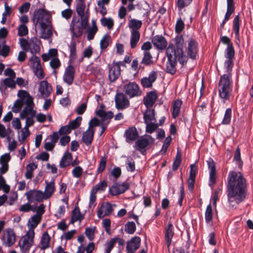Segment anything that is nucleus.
Wrapping results in <instances>:
<instances>
[{
    "label": "nucleus",
    "instance_id": "680f3d73",
    "mask_svg": "<svg viewBox=\"0 0 253 253\" xmlns=\"http://www.w3.org/2000/svg\"><path fill=\"white\" fill-rule=\"evenodd\" d=\"M96 193L94 192V189H91L90 193V197H89V207L91 208H94L96 206L95 201L96 200Z\"/></svg>",
    "mask_w": 253,
    "mask_h": 253
},
{
    "label": "nucleus",
    "instance_id": "7ed1b4c3",
    "mask_svg": "<svg viewBox=\"0 0 253 253\" xmlns=\"http://www.w3.org/2000/svg\"><path fill=\"white\" fill-rule=\"evenodd\" d=\"M51 19L49 12L44 8H39L34 12V22L36 25L39 24L41 30L40 37L42 39H48L52 35Z\"/></svg>",
    "mask_w": 253,
    "mask_h": 253
},
{
    "label": "nucleus",
    "instance_id": "338daca9",
    "mask_svg": "<svg viewBox=\"0 0 253 253\" xmlns=\"http://www.w3.org/2000/svg\"><path fill=\"white\" fill-rule=\"evenodd\" d=\"M101 125V122H100V120H99L96 117H94L89 122V127L88 128H90V130H94V129L93 128V127L100 126Z\"/></svg>",
    "mask_w": 253,
    "mask_h": 253
},
{
    "label": "nucleus",
    "instance_id": "c85d7f7f",
    "mask_svg": "<svg viewBox=\"0 0 253 253\" xmlns=\"http://www.w3.org/2000/svg\"><path fill=\"white\" fill-rule=\"evenodd\" d=\"M240 17L239 14L236 15L233 21V30L235 33L236 43L239 44L240 40L239 39Z\"/></svg>",
    "mask_w": 253,
    "mask_h": 253
},
{
    "label": "nucleus",
    "instance_id": "79ce46f5",
    "mask_svg": "<svg viewBox=\"0 0 253 253\" xmlns=\"http://www.w3.org/2000/svg\"><path fill=\"white\" fill-rule=\"evenodd\" d=\"M37 168V165L34 163H30L26 166V171L25 173V177L27 179H31L33 177V172L35 169Z\"/></svg>",
    "mask_w": 253,
    "mask_h": 253
},
{
    "label": "nucleus",
    "instance_id": "412c9836",
    "mask_svg": "<svg viewBox=\"0 0 253 253\" xmlns=\"http://www.w3.org/2000/svg\"><path fill=\"white\" fill-rule=\"evenodd\" d=\"M75 75V68L71 65H69L66 68L63 75V81L69 85H71L74 80Z\"/></svg>",
    "mask_w": 253,
    "mask_h": 253
},
{
    "label": "nucleus",
    "instance_id": "b1692460",
    "mask_svg": "<svg viewBox=\"0 0 253 253\" xmlns=\"http://www.w3.org/2000/svg\"><path fill=\"white\" fill-rule=\"evenodd\" d=\"M157 73L154 71H151L149 74L148 77H143L141 80V84L144 88H150L152 84L157 79Z\"/></svg>",
    "mask_w": 253,
    "mask_h": 253
},
{
    "label": "nucleus",
    "instance_id": "a878e982",
    "mask_svg": "<svg viewBox=\"0 0 253 253\" xmlns=\"http://www.w3.org/2000/svg\"><path fill=\"white\" fill-rule=\"evenodd\" d=\"M85 2H78L76 5V11L79 16L80 17L81 19H83L84 18H86V17H87V20H89V9L87 8L86 11L85 12Z\"/></svg>",
    "mask_w": 253,
    "mask_h": 253
},
{
    "label": "nucleus",
    "instance_id": "2eb2a0df",
    "mask_svg": "<svg viewBox=\"0 0 253 253\" xmlns=\"http://www.w3.org/2000/svg\"><path fill=\"white\" fill-rule=\"evenodd\" d=\"M108 78L110 82H115L121 76V68L115 64L114 61L111 64H108Z\"/></svg>",
    "mask_w": 253,
    "mask_h": 253
},
{
    "label": "nucleus",
    "instance_id": "4c0bfd02",
    "mask_svg": "<svg viewBox=\"0 0 253 253\" xmlns=\"http://www.w3.org/2000/svg\"><path fill=\"white\" fill-rule=\"evenodd\" d=\"M148 109L143 114L144 123H147V122H151L153 121H156L155 118V110L154 109Z\"/></svg>",
    "mask_w": 253,
    "mask_h": 253
},
{
    "label": "nucleus",
    "instance_id": "aec40b11",
    "mask_svg": "<svg viewBox=\"0 0 253 253\" xmlns=\"http://www.w3.org/2000/svg\"><path fill=\"white\" fill-rule=\"evenodd\" d=\"M113 209L112 205L109 202H103L98 209L97 215L98 218H102L111 214Z\"/></svg>",
    "mask_w": 253,
    "mask_h": 253
},
{
    "label": "nucleus",
    "instance_id": "5fc2aeb1",
    "mask_svg": "<svg viewBox=\"0 0 253 253\" xmlns=\"http://www.w3.org/2000/svg\"><path fill=\"white\" fill-rule=\"evenodd\" d=\"M107 186V182L106 180H103L94 186L91 189H94V192L97 193L98 191H103L105 190Z\"/></svg>",
    "mask_w": 253,
    "mask_h": 253
},
{
    "label": "nucleus",
    "instance_id": "9b49d317",
    "mask_svg": "<svg viewBox=\"0 0 253 253\" xmlns=\"http://www.w3.org/2000/svg\"><path fill=\"white\" fill-rule=\"evenodd\" d=\"M126 95L122 92L117 93L115 97L116 107L118 110H123L129 106V101Z\"/></svg>",
    "mask_w": 253,
    "mask_h": 253
},
{
    "label": "nucleus",
    "instance_id": "a18cd8bd",
    "mask_svg": "<svg viewBox=\"0 0 253 253\" xmlns=\"http://www.w3.org/2000/svg\"><path fill=\"white\" fill-rule=\"evenodd\" d=\"M82 120V117H77L75 120L70 121L68 125L71 130L75 129L80 126L81 124Z\"/></svg>",
    "mask_w": 253,
    "mask_h": 253
},
{
    "label": "nucleus",
    "instance_id": "f8f14e48",
    "mask_svg": "<svg viewBox=\"0 0 253 253\" xmlns=\"http://www.w3.org/2000/svg\"><path fill=\"white\" fill-rule=\"evenodd\" d=\"M147 137L149 139L146 137H141L135 141V145L134 146L135 149L140 152L142 154H144L143 152L145 151L146 148L147 147L150 143L149 139H150L152 143L154 142V139L151 135H147Z\"/></svg>",
    "mask_w": 253,
    "mask_h": 253
},
{
    "label": "nucleus",
    "instance_id": "dca6fc26",
    "mask_svg": "<svg viewBox=\"0 0 253 253\" xmlns=\"http://www.w3.org/2000/svg\"><path fill=\"white\" fill-rule=\"evenodd\" d=\"M1 240L6 246L8 247L12 246L16 241V235L13 230L8 228L4 230Z\"/></svg>",
    "mask_w": 253,
    "mask_h": 253
},
{
    "label": "nucleus",
    "instance_id": "0eeeda50",
    "mask_svg": "<svg viewBox=\"0 0 253 253\" xmlns=\"http://www.w3.org/2000/svg\"><path fill=\"white\" fill-rule=\"evenodd\" d=\"M35 237L34 230H29L26 234L20 240L18 245L22 252L28 253L34 244Z\"/></svg>",
    "mask_w": 253,
    "mask_h": 253
},
{
    "label": "nucleus",
    "instance_id": "774afa93",
    "mask_svg": "<svg viewBox=\"0 0 253 253\" xmlns=\"http://www.w3.org/2000/svg\"><path fill=\"white\" fill-rule=\"evenodd\" d=\"M72 172L74 177L80 178L83 174V169L80 166H76L73 169Z\"/></svg>",
    "mask_w": 253,
    "mask_h": 253
},
{
    "label": "nucleus",
    "instance_id": "4468645a",
    "mask_svg": "<svg viewBox=\"0 0 253 253\" xmlns=\"http://www.w3.org/2000/svg\"><path fill=\"white\" fill-rule=\"evenodd\" d=\"M29 203L42 202L45 198L42 191L30 190L25 194Z\"/></svg>",
    "mask_w": 253,
    "mask_h": 253
},
{
    "label": "nucleus",
    "instance_id": "72a5a7b5",
    "mask_svg": "<svg viewBox=\"0 0 253 253\" xmlns=\"http://www.w3.org/2000/svg\"><path fill=\"white\" fill-rule=\"evenodd\" d=\"M84 218V216L81 214L79 207L76 206L72 211L70 223H74L77 221H81Z\"/></svg>",
    "mask_w": 253,
    "mask_h": 253
},
{
    "label": "nucleus",
    "instance_id": "bf43d9fd",
    "mask_svg": "<svg viewBox=\"0 0 253 253\" xmlns=\"http://www.w3.org/2000/svg\"><path fill=\"white\" fill-rule=\"evenodd\" d=\"M146 125V131L147 133H152L154 132L158 127V125L152 122H147Z\"/></svg>",
    "mask_w": 253,
    "mask_h": 253
},
{
    "label": "nucleus",
    "instance_id": "39448f33",
    "mask_svg": "<svg viewBox=\"0 0 253 253\" xmlns=\"http://www.w3.org/2000/svg\"><path fill=\"white\" fill-rule=\"evenodd\" d=\"M142 25L141 20L131 19L128 21V27L130 29V44L131 48L136 47L140 38L139 29Z\"/></svg>",
    "mask_w": 253,
    "mask_h": 253
},
{
    "label": "nucleus",
    "instance_id": "0e129e2a",
    "mask_svg": "<svg viewBox=\"0 0 253 253\" xmlns=\"http://www.w3.org/2000/svg\"><path fill=\"white\" fill-rule=\"evenodd\" d=\"M98 31V29H95L94 28H90L89 27L86 30L87 35V39L88 41L92 40L94 36Z\"/></svg>",
    "mask_w": 253,
    "mask_h": 253
},
{
    "label": "nucleus",
    "instance_id": "e433bc0d",
    "mask_svg": "<svg viewBox=\"0 0 253 253\" xmlns=\"http://www.w3.org/2000/svg\"><path fill=\"white\" fill-rule=\"evenodd\" d=\"M34 107L26 106L22 112L20 113V116L21 119H24L27 117L29 115L32 117H35L36 111L33 109Z\"/></svg>",
    "mask_w": 253,
    "mask_h": 253
},
{
    "label": "nucleus",
    "instance_id": "f3484780",
    "mask_svg": "<svg viewBox=\"0 0 253 253\" xmlns=\"http://www.w3.org/2000/svg\"><path fill=\"white\" fill-rule=\"evenodd\" d=\"M141 239L138 236H134L128 241L126 243V253H135L140 247Z\"/></svg>",
    "mask_w": 253,
    "mask_h": 253
},
{
    "label": "nucleus",
    "instance_id": "603ef678",
    "mask_svg": "<svg viewBox=\"0 0 253 253\" xmlns=\"http://www.w3.org/2000/svg\"><path fill=\"white\" fill-rule=\"evenodd\" d=\"M42 216L35 214L31 217V230H34L41 222Z\"/></svg>",
    "mask_w": 253,
    "mask_h": 253
},
{
    "label": "nucleus",
    "instance_id": "ea45409f",
    "mask_svg": "<svg viewBox=\"0 0 253 253\" xmlns=\"http://www.w3.org/2000/svg\"><path fill=\"white\" fill-rule=\"evenodd\" d=\"M182 161V154L181 152L178 149L176 155L172 164V169L173 171H176L178 169L180 166Z\"/></svg>",
    "mask_w": 253,
    "mask_h": 253
},
{
    "label": "nucleus",
    "instance_id": "c756f323",
    "mask_svg": "<svg viewBox=\"0 0 253 253\" xmlns=\"http://www.w3.org/2000/svg\"><path fill=\"white\" fill-rule=\"evenodd\" d=\"M51 238L49 235L48 232L45 231L43 232L41 238V240L39 247L42 250H45L49 247V242L50 241Z\"/></svg>",
    "mask_w": 253,
    "mask_h": 253
},
{
    "label": "nucleus",
    "instance_id": "f03ea898",
    "mask_svg": "<svg viewBox=\"0 0 253 253\" xmlns=\"http://www.w3.org/2000/svg\"><path fill=\"white\" fill-rule=\"evenodd\" d=\"M168 61L166 63V72L171 75H174L176 72V66L177 62L181 66L186 64L188 58L184 53L183 48L176 47L172 43L169 44L166 50Z\"/></svg>",
    "mask_w": 253,
    "mask_h": 253
},
{
    "label": "nucleus",
    "instance_id": "a19ab883",
    "mask_svg": "<svg viewBox=\"0 0 253 253\" xmlns=\"http://www.w3.org/2000/svg\"><path fill=\"white\" fill-rule=\"evenodd\" d=\"M205 221L207 223H208V224L212 223L213 213H212V207H211V204H210L207 207L206 211H205Z\"/></svg>",
    "mask_w": 253,
    "mask_h": 253
},
{
    "label": "nucleus",
    "instance_id": "3c124183",
    "mask_svg": "<svg viewBox=\"0 0 253 253\" xmlns=\"http://www.w3.org/2000/svg\"><path fill=\"white\" fill-rule=\"evenodd\" d=\"M107 160V157L106 156H103L101 158L99 164L97 169V172L98 173H102L105 169L106 166V163Z\"/></svg>",
    "mask_w": 253,
    "mask_h": 253
},
{
    "label": "nucleus",
    "instance_id": "c03bdc74",
    "mask_svg": "<svg viewBox=\"0 0 253 253\" xmlns=\"http://www.w3.org/2000/svg\"><path fill=\"white\" fill-rule=\"evenodd\" d=\"M232 116V109L230 108H227L224 115L223 119L222 121L221 124L227 125L230 123Z\"/></svg>",
    "mask_w": 253,
    "mask_h": 253
},
{
    "label": "nucleus",
    "instance_id": "09e8293b",
    "mask_svg": "<svg viewBox=\"0 0 253 253\" xmlns=\"http://www.w3.org/2000/svg\"><path fill=\"white\" fill-rule=\"evenodd\" d=\"M233 66V59H227L224 62V67L226 69L225 74H230L232 76L231 72Z\"/></svg>",
    "mask_w": 253,
    "mask_h": 253
},
{
    "label": "nucleus",
    "instance_id": "37998d69",
    "mask_svg": "<svg viewBox=\"0 0 253 253\" xmlns=\"http://www.w3.org/2000/svg\"><path fill=\"white\" fill-rule=\"evenodd\" d=\"M70 49V58L71 60H74L76 58V43L75 41L72 40L68 45Z\"/></svg>",
    "mask_w": 253,
    "mask_h": 253
},
{
    "label": "nucleus",
    "instance_id": "de8ad7c7",
    "mask_svg": "<svg viewBox=\"0 0 253 253\" xmlns=\"http://www.w3.org/2000/svg\"><path fill=\"white\" fill-rule=\"evenodd\" d=\"M101 25L104 27H107L108 29H111L114 26V21L111 18H106L104 16L100 19Z\"/></svg>",
    "mask_w": 253,
    "mask_h": 253
},
{
    "label": "nucleus",
    "instance_id": "e2e57ef3",
    "mask_svg": "<svg viewBox=\"0 0 253 253\" xmlns=\"http://www.w3.org/2000/svg\"><path fill=\"white\" fill-rule=\"evenodd\" d=\"M192 0H177L176 5L179 10H181L184 7L187 6Z\"/></svg>",
    "mask_w": 253,
    "mask_h": 253
},
{
    "label": "nucleus",
    "instance_id": "6ab92c4d",
    "mask_svg": "<svg viewBox=\"0 0 253 253\" xmlns=\"http://www.w3.org/2000/svg\"><path fill=\"white\" fill-rule=\"evenodd\" d=\"M39 91L42 98L48 97L52 91V86L47 81H42L39 84Z\"/></svg>",
    "mask_w": 253,
    "mask_h": 253
},
{
    "label": "nucleus",
    "instance_id": "052dcab7",
    "mask_svg": "<svg viewBox=\"0 0 253 253\" xmlns=\"http://www.w3.org/2000/svg\"><path fill=\"white\" fill-rule=\"evenodd\" d=\"M116 243V239L114 238H112L109 242H107L105 245L106 246V248L105 249V253H110Z\"/></svg>",
    "mask_w": 253,
    "mask_h": 253
},
{
    "label": "nucleus",
    "instance_id": "423d86ee",
    "mask_svg": "<svg viewBox=\"0 0 253 253\" xmlns=\"http://www.w3.org/2000/svg\"><path fill=\"white\" fill-rule=\"evenodd\" d=\"M88 23V20L86 18L83 19L73 17L70 24V31L72 33V38H80L83 34V31L86 29Z\"/></svg>",
    "mask_w": 253,
    "mask_h": 253
},
{
    "label": "nucleus",
    "instance_id": "f704fd0d",
    "mask_svg": "<svg viewBox=\"0 0 253 253\" xmlns=\"http://www.w3.org/2000/svg\"><path fill=\"white\" fill-rule=\"evenodd\" d=\"M234 0H227V11L225 13L224 21H227L230 18L231 15L235 11Z\"/></svg>",
    "mask_w": 253,
    "mask_h": 253
},
{
    "label": "nucleus",
    "instance_id": "13d9d810",
    "mask_svg": "<svg viewBox=\"0 0 253 253\" xmlns=\"http://www.w3.org/2000/svg\"><path fill=\"white\" fill-rule=\"evenodd\" d=\"M234 160L239 163L238 167L239 169H241L243 166V162L241 160L240 149L239 147L237 148L235 152Z\"/></svg>",
    "mask_w": 253,
    "mask_h": 253
},
{
    "label": "nucleus",
    "instance_id": "9d476101",
    "mask_svg": "<svg viewBox=\"0 0 253 253\" xmlns=\"http://www.w3.org/2000/svg\"><path fill=\"white\" fill-rule=\"evenodd\" d=\"M30 60L32 62V67L35 75L40 80L43 79L44 74L42 68L40 58L36 55H33Z\"/></svg>",
    "mask_w": 253,
    "mask_h": 253
},
{
    "label": "nucleus",
    "instance_id": "8fccbe9b",
    "mask_svg": "<svg viewBox=\"0 0 253 253\" xmlns=\"http://www.w3.org/2000/svg\"><path fill=\"white\" fill-rule=\"evenodd\" d=\"M225 57L227 59H234L235 57V50L233 45L228 46L225 51Z\"/></svg>",
    "mask_w": 253,
    "mask_h": 253
},
{
    "label": "nucleus",
    "instance_id": "473e14b6",
    "mask_svg": "<svg viewBox=\"0 0 253 253\" xmlns=\"http://www.w3.org/2000/svg\"><path fill=\"white\" fill-rule=\"evenodd\" d=\"M72 160V154L69 152H66L62 156L59 163L60 168H65L70 165V162Z\"/></svg>",
    "mask_w": 253,
    "mask_h": 253
},
{
    "label": "nucleus",
    "instance_id": "864d4df0",
    "mask_svg": "<svg viewBox=\"0 0 253 253\" xmlns=\"http://www.w3.org/2000/svg\"><path fill=\"white\" fill-rule=\"evenodd\" d=\"M110 39V36L108 35H104L101 39L100 42V46L102 50L105 49L108 47L109 44Z\"/></svg>",
    "mask_w": 253,
    "mask_h": 253
},
{
    "label": "nucleus",
    "instance_id": "6e6552de",
    "mask_svg": "<svg viewBox=\"0 0 253 253\" xmlns=\"http://www.w3.org/2000/svg\"><path fill=\"white\" fill-rule=\"evenodd\" d=\"M123 90L126 95L130 98L139 96L142 94V91L138 84L135 82H129L124 85Z\"/></svg>",
    "mask_w": 253,
    "mask_h": 253
},
{
    "label": "nucleus",
    "instance_id": "7c9ffc66",
    "mask_svg": "<svg viewBox=\"0 0 253 253\" xmlns=\"http://www.w3.org/2000/svg\"><path fill=\"white\" fill-rule=\"evenodd\" d=\"M95 130H90L88 128L83 134L82 140L87 146L90 145L93 141Z\"/></svg>",
    "mask_w": 253,
    "mask_h": 253
},
{
    "label": "nucleus",
    "instance_id": "6e6d98bb",
    "mask_svg": "<svg viewBox=\"0 0 253 253\" xmlns=\"http://www.w3.org/2000/svg\"><path fill=\"white\" fill-rule=\"evenodd\" d=\"M185 25L181 18H178L176 22L175 31L176 33H181L184 29Z\"/></svg>",
    "mask_w": 253,
    "mask_h": 253
},
{
    "label": "nucleus",
    "instance_id": "f257e3e1",
    "mask_svg": "<svg viewBox=\"0 0 253 253\" xmlns=\"http://www.w3.org/2000/svg\"><path fill=\"white\" fill-rule=\"evenodd\" d=\"M227 181L226 193L229 208L236 209L246 198L247 180L242 172L231 170L229 172Z\"/></svg>",
    "mask_w": 253,
    "mask_h": 253
},
{
    "label": "nucleus",
    "instance_id": "ddd939ff",
    "mask_svg": "<svg viewBox=\"0 0 253 253\" xmlns=\"http://www.w3.org/2000/svg\"><path fill=\"white\" fill-rule=\"evenodd\" d=\"M187 52V56L190 58L194 60L196 58V56L198 51V43L194 39H190L188 41V45L186 48Z\"/></svg>",
    "mask_w": 253,
    "mask_h": 253
},
{
    "label": "nucleus",
    "instance_id": "393cba45",
    "mask_svg": "<svg viewBox=\"0 0 253 253\" xmlns=\"http://www.w3.org/2000/svg\"><path fill=\"white\" fill-rule=\"evenodd\" d=\"M174 235V227L171 222H169L165 228V238L166 245L169 248Z\"/></svg>",
    "mask_w": 253,
    "mask_h": 253
},
{
    "label": "nucleus",
    "instance_id": "5701e85b",
    "mask_svg": "<svg viewBox=\"0 0 253 253\" xmlns=\"http://www.w3.org/2000/svg\"><path fill=\"white\" fill-rule=\"evenodd\" d=\"M158 98V94L156 91H150L147 93L144 97L143 101L147 108L152 107Z\"/></svg>",
    "mask_w": 253,
    "mask_h": 253
},
{
    "label": "nucleus",
    "instance_id": "69168bd1",
    "mask_svg": "<svg viewBox=\"0 0 253 253\" xmlns=\"http://www.w3.org/2000/svg\"><path fill=\"white\" fill-rule=\"evenodd\" d=\"M102 226L104 228L105 231L108 235L111 234V220L109 218H105L102 221Z\"/></svg>",
    "mask_w": 253,
    "mask_h": 253
},
{
    "label": "nucleus",
    "instance_id": "4be33fe9",
    "mask_svg": "<svg viewBox=\"0 0 253 253\" xmlns=\"http://www.w3.org/2000/svg\"><path fill=\"white\" fill-rule=\"evenodd\" d=\"M152 43L158 50H164L167 48L168 42L164 37L162 35H156L151 40Z\"/></svg>",
    "mask_w": 253,
    "mask_h": 253
},
{
    "label": "nucleus",
    "instance_id": "4d7b16f0",
    "mask_svg": "<svg viewBox=\"0 0 253 253\" xmlns=\"http://www.w3.org/2000/svg\"><path fill=\"white\" fill-rule=\"evenodd\" d=\"M28 28L26 25L20 24L18 27V35L20 37H24L28 35Z\"/></svg>",
    "mask_w": 253,
    "mask_h": 253
},
{
    "label": "nucleus",
    "instance_id": "2f4dec72",
    "mask_svg": "<svg viewBox=\"0 0 253 253\" xmlns=\"http://www.w3.org/2000/svg\"><path fill=\"white\" fill-rule=\"evenodd\" d=\"M46 186L45 187L44 191L43 192L45 199L50 198L55 190V184L54 180H53L49 182L45 181Z\"/></svg>",
    "mask_w": 253,
    "mask_h": 253
},
{
    "label": "nucleus",
    "instance_id": "bb28decb",
    "mask_svg": "<svg viewBox=\"0 0 253 253\" xmlns=\"http://www.w3.org/2000/svg\"><path fill=\"white\" fill-rule=\"evenodd\" d=\"M125 136L126 142L130 143L136 140L139 135L136 128L135 127H130L125 131Z\"/></svg>",
    "mask_w": 253,
    "mask_h": 253
},
{
    "label": "nucleus",
    "instance_id": "1a4fd4ad",
    "mask_svg": "<svg viewBox=\"0 0 253 253\" xmlns=\"http://www.w3.org/2000/svg\"><path fill=\"white\" fill-rule=\"evenodd\" d=\"M130 187V184L127 181L124 182H115L109 188V193L112 196H118L124 193Z\"/></svg>",
    "mask_w": 253,
    "mask_h": 253
},
{
    "label": "nucleus",
    "instance_id": "cd10ccee",
    "mask_svg": "<svg viewBox=\"0 0 253 253\" xmlns=\"http://www.w3.org/2000/svg\"><path fill=\"white\" fill-rule=\"evenodd\" d=\"M41 42L37 37H34L30 40L29 49L32 54H34L39 53L41 50L40 45Z\"/></svg>",
    "mask_w": 253,
    "mask_h": 253
},
{
    "label": "nucleus",
    "instance_id": "58836bf2",
    "mask_svg": "<svg viewBox=\"0 0 253 253\" xmlns=\"http://www.w3.org/2000/svg\"><path fill=\"white\" fill-rule=\"evenodd\" d=\"M140 64L146 66H150L153 64V57L150 52H143V57Z\"/></svg>",
    "mask_w": 253,
    "mask_h": 253
},
{
    "label": "nucleus",
    "instance_id": "20e7f679",
    "mask_svg": "<svg viewBox=\"0 0 253 253\" xmlns=\"http://www.w3.org/2000/svg\"><path fill=\"white\" fill-rule=\"evenodd\" d=\"M218 90L219 96L224 103L229 100L233 90V81L230 74H223L220 76Z\"/></svg>",
    "mask_w": 253,
    "mask_h": 253
},
{
    "label": "nucleus",
    "instance_id": "a211bd4d",
    "mask_svg": "<svg viewBox=\"0 0 253 253\" xmlns=\"http://www.w3.org/2000/svg\"><path fill=\"white\" fill-rule=\"evenodd\" d=\"M104 106L102 104L100 106V109L96 112V114L97 116L100 118L101 124H109L110 122L111 119L113 117V113L109 111L106 112L103 110Z\"/></svg>",
    "mask_w": 253,
    "mask_h": 253
},
{
    "label": "nucleus",
    "instance_id": "c9c22d12",
    "mask_svg": "<svg viewBox=\"0 0 253 253\" xmlns=\"http://www.w3.org/2000/svg\"><path fill=\"white\" fill-rule=\"evenodd\" d=\"M182 104V101L180 99H176L173 102L172 110V116L173 119H176L179 116Z\"/></svg>",
    "mask_w": 253,
    "mask_h": 253
},
{
    "label": "nucleus",
    "instance_id": "49530a36",
    "mask_svg": "<svg viewBox=\"0 0 253 253\" xmlns=\"http://www.w3.org/2000/svg\"><path fill=\"white\" fill-rule=\"evenodd\" d=\"M136 230V225L133 221H128L125 225V231L129 234H133Z\"/></svg>",
    "mask_w": 253,
    "mask_h": 253
}]
</instances>
